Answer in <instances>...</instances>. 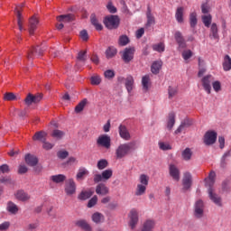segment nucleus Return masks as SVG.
I'll use <instances>...</instances> for the list:
<instances>
[{"mask_svg": "<svg viewBox=\"0 0 231 231\" xmlns=\"http://www.w3.org/2000/svg\"><path fill=\"white\" fill-rule=\"evenodd\" d=\"M26 172H28V167L24 164H21L18 167V174H26Z\"/></svg>", "mask_w": 231, "mask_h": 231, "instance_id": "nucleus-63", "label": "nucleus"}, {"mask_svg": "<svg viewBox=\"0 0 231 231\" xmlns=\"http://www.w3.org/2000/svg\"><path fill=\"white\" fill-rule=\"evenodd\" d=\"M46 136H48V134H46V132H37L33 135L32 140H38L39 142H46Z\"/></svg>", "mask_w": 231, "mask_h": 231, "instance_id": "nucleus-33", "label": "nucleus"}, {"mask_svg": "<svg viewBox=\"0 0 231 231\" xmlns=\"http://www.w3.org/2000/svg\"><path fill=\"white\" fill-rule=\"evenodd\" d=\"M213 81H214L213 75H207L201 79L202 87H203L204 90L206 91V93H208V95H210V93L212 91V87L210 84H212Z\"/></svg>", "mask_w": 231, "mask_h": 231, "instance_id": "nucleus-6", "label": "nucleus"}, {"mask_svg": "<svg viewBox=\"0 0 231 231\" xmlns=\"http://www.w3.org/2000/svg\"><path fill=\"white\" fill-rule=\"evenodd\" d=\"M223 68H224V71H230V69H231V58H230V56L226 55L224 57Z\"/></svg>", "mask_w": 231, "mask_h": 231, "instance_id": "nucleus-37", "label": "nucleus"}, {"mask_svg": "<svg viewBox=\"0 0 231 231\" xmlns=\"http://www.w3.org/2000/svg\"><path fill=\"white\" fill-rule=\"evenodd\" d=\"M217 140V133L215 131H208L204 135V143L206 145H214Z\"/></svg>", "mask_w": 231, "mask_h": 231, "instance_id": "nucleus-9", "label": "nucleus"}, {"mask_svg": "<svg viewBox=\"0 0 231 231\" xmlns=\"http://www.w3.org/2000/svg\"><path fill=\"white\" fill-rule=\"evenodd\" d=\"M87 176H89V171L88 169L81 167L79 169L78 173L76 175V180L80 181V180H84Z\"/></svg>", "mask_w": 231, "mask_h": 231, "instance_id": "nucleus-22", "label": "nucleus"}, {"mask_svg": "<svg viewBox=\"0 0 231 231\" xmlns=\"http://www.w3.org/2000/svg\"><path fill=\"white\" fill-rule=\"evenodd\" d=\"M194 216L197 219H201L205 216V204L203 200H197L194 206Z\"/></svg>", "mask_w": 231, "mask_h": 231, "instance_id": "nucleus-5", "label": "nucleus"}, {"mask_svg": "<svg viewBox=\"0 0 231 231\" xmlns=\"http://www.w3.org/2000/svg\"><path fill=\"white\" fill-rule=\"evenodd\" d=\"M78 60L84 62L86 60V51H81L78 54Z\"/></svg>", "mask_w": 231, "mask_h": 231, "instance_id": "nucleus-64", "label": "nucleus"}, {"mask_svg": "<svg viewBox=\"0 0 231 231\" xmlns=\"http://www.w3.org/2000/svg\"><path fill=\"white\" fill-rule=\"evenodd\" d=\"M202 23L206 26V28H210V24H212V15L211 14L202 15Z\"/></svg>", "mask_w": 231, "mask_h": 231, "instance_id": "nucleus-41", "label": "nucleus"}, {"mask_svg": "<svg viewBox=\"0 0 231 231\" xmlns=\"http://www.w3.org/2000/svg\"><path fill=\"white\" fill-rule=\"evenodd\" d=\"M51 136L55 140H61V138H64V132L56 129V130L52 131Z\"/></svg>", "mask_w": 231, "mask_h": 231, "instance_id": "nucleus-45", "label": "nucleus"}, {"mask_svg": "<svg viewBox=\"0 0 231 231\" xmlns=\"http://www.w3.org/2000/svg\"><path fill=\"white\" fill-rule=\"evenodd\" d=\"M185 12V8L182 6L178 7L175 13V18L178 23H183V14Z\"/></svg>", "mask_w": 231, "mask_h": 231, "instance_id": "nucleus-31", "label": "nucleus"}, {"mask_svg": "<svg viewBox=\"0 0 231 231\" xmlns=\"http://www.w3.org/2000/svg\"><path fill=\"white\" fill-rule=\"evenodd\" d=\"M170 174L175 181H180V170L176 168V165L170 164Z\"/></svg>", "mask_w": 231, "mask_h": 231, "instance_id": "nucleus-24", "label": "nucleus"}, {"mask_svg": "<svg viewBox=\"0 0 231 231\" xmlns=\"http://www.w3.org/2000/svg\"><path fill=\"white\" fill-rule=\"evenodd\" d=\"M90 21H91V24H93V26H95L96 30H97V32H101V30L103 28L102 23L100 22H98V19H97V15L91 14Z\"/></svg>", "mask_w": 231, "mask_h": 231, "instance_id": "nucleus-29", "label": "nucleus"}, {"mask_svg": "<svg viewBox=\"0 0 231 231\" xmlns=\"http://www.w3.org/2000/svg\"><path fill=\"white\" fill-rule=\"evenodd\" d=\"M174 38L179 44V48H186L187 43H185V40L183 39V35L180 32H176L174 34Z\"/></svg>", "mask_w": 231, "mask_h": 231, "instance_id": "nucleus-25", "label": "nucleus"}, {"mask_svg": "<svg viewBox=\"0 0 231 231\" xmlns=\"http://www.w3.org/2000/svg\"><path fill=\"white\" fill-rule=\"evenodd\" d=\"M10 172V166L3 164L0 166V174H8Z\"/></svg>", "mask_w": 231, "mask_h": 231, "instance_id": "nucleus-59", "label": "nucleus"}, {"mask_svg": "<svg viewBox=\"0 0 231 231\" xmlns=\"http://www.w3.org/2000/svg\"><path fill=\"white\" fill-rule=\"evenodd\" d=\"M96 143L97 147H103V149H111V136L108 134H100L97 141Z\"/></svg>", "mask_w": 231, "mask_h": 231, "instance_id": "nucleus-4", "label": "nucleus"}, {"mask_svg": "<svg viewBox=\"0 0 231 231\" xmlns=\"http://www.w3.org/2000/svg\"><path fill=\"white\" fill-rule=\"evenodd\" d=\"M113 176V170L108 169L102 171V174H96L94 176L95 183H100V181H104L109 180Z\"/></svg>", "mask_w": 231, "mask_h": 231, "instance_id": "nucleus-8", "label": "nucleus"}, {"mask_svg": "<svg viewBox=\"0 0 231 231\" xmlns=\"http://www.w3.org/2000/svg\"><path fill=\"white\" fill-rule=\"evenodd\" d=\"M14 198H16L18 201H28V199H30V195L24 192V190L20 189L14 193Z\"/></svg>", "mask_w": 231, "mask_h": 231, "instance_id": "nucleus-20", "label": "nucleus"}, {"mask_svg": "<svg viewBox=\"0 0 231 231\" xmlns=\"http://www.w3.org/2000/svg\"><path fill=\"white\" fill-rule=\"evenodd\" d=\"M181 156L185 162H189V160L192 158V150H190V148H186L184 151H182Z\"/></svg>", "mask_w": 231, "mask_h": 231, "instance_id": "nucleus-35", "label": "nucleus"}, {"mask_svg": "<svg viewBox=\"0 0 231 231\" xmlns=\"http://www.w3.org/2000/svg\"><path fill=\"white\" fill-rule=\"evenodd\" d=\"M92 221L94 223H102V221H104V215H102V213L99 212H96L92 215Z\"/></svg>", "mask_w": 231, "mask_h": 231, "instance_id": "nucleus-44", "label": "nucleus"}, {"mask_svg": "<svg viewBox=\"0 0 231 231\" xmlns=\"http://www.w3.org/2000/svg\"><path fill=\"white\" fill-rule=\"evenodd\" d=\"M104 24L108 30H115L120 24V18L116 15H108L104 19Z\"/></svg>", "mask_w": 231, "mask_h": 231, "instance_id": "nucleus-3", "label": "nucleus"}, {"mask_svg": "<svg viewBox=\"0 0 231 231\" xmlns=\"http://www.w3.org/2000/svg\"><path fill=\"white\" fill-rule=\"evenodd\" d=\"M189 24L191 28H196V24H198V14L196 12L189 14Z\"/></svg>", "mask_w": 231, "mask_h": 231, "instance_id": "nucleus-43", "label": "nucleus"}, {"mask_svg": "<svg viewBox=\"0 0 231 231\" xmlns=\"http://www.w3.org/2000/svg\"><path fill=\"white\" fill-rule=\"evenodd\" d=\"M51 181L52 183H64L66 181V177L64 174L52 175L50 177Z\"/></svg>", "mask_w": 231, "mask_h": 231, "instance_id": "nucleus-28", "label": "nucleus"}, {"mask_svg": "<svg viewBox=\"0 0 231 231\" xmlns=\"http://www.w3.org/2000/svg\"><path fill=\"white\" fill-rule=\"evenodd\" d=\"M146 190H147V186L143 184H137V188L135 189V196H143Z\"/></svg>", "mask_w": 231, "mask_h": 231, "instance_id": "nucleus-40", "label": "nucleus"}, {"mask_svg": "<svg viewBox=\"0 0 231 231\" xmlns=\"http://www.w3.org/2000/svg\"><path fill=\"white\" fill-rule=\"evenodd\" d=\"M177 93H178V88L169 87V88H168L169 98H172V97H176Z\"/></svg>", "mask_w": 231, "mask_h": 231, "instance_id": "nucleus-56", "label": "nucleus"}, {"mask_svg": "<svg viewBox=\"0 0 231 231\" xmlns=\"http://www.w3.org/2000/svg\"><path fill=\"white\" fill-rule=\"evenodd\" d=\"M189 125L185 122H182L178 129L175 130V134H180V133H187V128Z\"/></svg>", "mask_w": 231, "mask_h": 231, "instance_id": "nucleus-46", "label": "nucleus"}, {"mask_svg": "<svg viewBox=\"0 0 231 231\" xmlns=\"http://www.w3.org/2000/svg\"><path fill=\"white\" fill-rule=\"evenodd\" d=\"M92 86H98L102 82V79L98 75H94L90 79Z\"/></svg>", "mask_w": 231, "mask_h": 231, "instance_id": "nucleus-53", "label": "nucleus"}, {"mask_svg": "<svg viewBox=\"0 0 231 231\" xmlns=\"http://www.w3.org/2000/svg\"><path fill=\"white\" fill-rule=\"evenodd\" d=\"M162 66H163V62L162 60L153 61L151 67L152 73H153V75H158Z\"/></svg>", "mask_w": 231, "mask_h": 231, "instance_id": "nucleus-21", "label": "nucleus"}, {"mask_svg": "<svg viewBox=\"0 0 231 231\" xmlns=\"http://www.w3.org/2000/svg\"><path fill=\"white\" fill-rule=\"evenodd\" d=\"M213 86V89L214 91H216V93H219V91H221V82L220 81H214L212 83Z\"/></svg>", "mask_w": 231, "mask_h": 231, "instance_id": "nucleus-61", "label": "nucleus"}, {"mask_svg": "<svg viewBox=\"0 0 231 231\" xmlns=\"http://www.w3.org/2000/svg\"><path fill=\"white\" fill-rule=\"evenodd\" d=\"M146 17H147L146 28H149L150 26H152V24L156 23V20L154 19V16L151 12V7H148L147 9Z\"/></svg>", "mask_w": 231, "mask_h": 231, "instance_id": "nucleus-26", "label": "nucleus"}, {"mask_svg": "<svg viewBox=\"0 0 231 231\" xmlns=\"http://www.w3.org/2000/svg\"><path fill=\"white\" fill-rule=\"evenodd\" d=\"M25 162L30 167H35L39 163V159H37V156L28 153L25 155Z\"/></svg>", "mask_w": 231, "mask_h": 231, "instance_id": "nucleus-18", "label": "nucleus"}, {"mask_svg": "<svg viewBox=\"0 0 231 231\" xmlns=\"http://www.w3.org/2000/svg\"><path fill=\"white\" fill-rule=\"evenodd\" d=\"M7 210L10 212V214H17L19 212V207L15 205V203L9 201L7 203Z\"/></svg>", "mask_w": 231, "mask_h": 231, "instance_id": "nucleus-38", "label": "nucleus"}, {"mask_svg": "<svg viewBox=\"0 0 231 231\" xmlns=\"http://www.w3.org/2000/svg\"><path fill=\"white\" fill-rule=\"evenodd\" d=\"M107 165H109V162H107L106 159H101L97 162V169L99 171H104V169H106Z\"/></svg>", "mask_w": 231, "mask_h": 231, "instance_id": "nucleus-51", "label": "nucleus"}, {"mask_svg": "<svg viewBox=\"0 0 231 231\" xmlns=\"http://www.w3.org/2000/svg\"><path fill=\"white\" fill-rule=\"evenodd\" d=\"M106 59H113L116 55V48L109 47L106 51Z\"/></svg>", "mask_w": 231, "mask_h": 231, "instance_id": "nucleus-49", "label": "nucleus"}, {"mask_svg": "<svg viewBox=\"0 0 231 231\" xmlns=\"http://www.w3.org/2000/svg\"><path fill=\"white\" fill-rule=\"evenodd\" d=\"M16 97L14 93L8 92L4 95V100L12 101L15 100Z\"/></svg>", "mask_w": 231, "mask_h": 231, "instance_id": "nucleus-58", "label": "nucleus"}, {"mask_svg": "<svg viewBox=\"0 0 231 231\" xmlns=\"http://www.w3.org/2000/svg\"><path fill=\"white\" fill-rule=\"evenodd\" d=\"M75 16L73 14H61L57 17V21L59 23L56 24L57 30H62L64 28V23H69L73 21Z\"/></svg>", "mask_w": 231, "mask_h": 231, "instance_id": "nucleus-7", "label": "nucleus"}, {"mask_svg": "<svg viewBox=\"0 0 231 231\" xmlns=\"http://www.w3.org/2000/svg\"><path fill=\"white\" fill-rule=\"evenodd\" d=\"M210 37H212L213 39H218L219 35L217 34V24H216L215 23L211 24V28H210Z\"/></svg>", "mask_w": 231, "mask_h": 231, "instance_id": "nucleus-48", "label": "nucleus"}, {"mask_svg": "<svg viewBox=\"0 0 231 231\" xmlns=\"http://www.w3.org/2000/svg\"><path fill=\"white\" fill-rule=\"evenodd\" d=\"M65 192L67 196H73L77 192V184L73 179H69L66 181L65 184Z\"/></svg>", "mask_w": 231, "mask_h": 231, "instance_id": "nucleus-10", "label": "nucleus"}, {"mask_svg": "<svg viewBox=\"0 0 231 231\" xmlns=\"http://www.w3.org/2000/svg\"><path fill=\"white\" fill-rule=\"evenodd\" d=\"M93 194H94V191L92 189L81 191V193L79 195V199H81V200L89 199V198H91Z\"/></svg>", "mask_w": 231, "mask_h": 231, "instance_id": "nucleus-32", "label": "nucleus"}, {"mask_svg": "<svg viewBox=\"0 0 231 231\" xmlns=\"http://www.w3.org/2000/svg\"><path fill=\"white\" fill-rule=\"evenodd\" d=\"M122 59L125 62H131L134 59V48H126L124 50Z\"/></svg>", "mask_w": 231, "mask_h": 231, "instance_id": "nucleus-12", "label": "nucleus"}, {"mask_svg": "<svg viewBox=\"0 0 231 231\" xmlns=\"http://www.w3.org/2000/svg\"><path fill=\"white\" fill-rule=\"evenodd\" d=\"M98 201V197L94 196L88 203V208H92V207H95L97 205V202Z\"/></svg>", "mask_w": 231, "mask_h": 231, "instance_id": "nucleus-62", "label": "nucleus"}, {"mask_svg": "<svg viewBox=\"0 0 231 231\" xmlns=\"http://www.w3.org/2000/svg\"><path fill=\"white\" fill-rule=\"evenodd\" d=\"M105 78L111 80V79H115V70L107 69L104 72Z\"/></svg>", "mask_w": 231, "mask_h": 231, "instance_id": "nucleus-57", "label": "nucleus"}, {"mask_svg": "<svg viewBox=\"0 0 231 231\" xmlns=\"http://www.w3.org/2000/svg\"><path fill=\"white\" fill-rule=\"evenodd\" d=\"M86 104H88V99H83L81 102L78 104V106L75 107V111L77 113H81V111H84V107H86Z\"/></svg>", "mask_w": 231, "mask_h": 231, "instance_id": "nucleus-50", "label": "nucleus"}, {"mask_svg": "<svg viewBox=\"0 0 231 231\" xmlns=\"http://www.w3.org/2000/svg\"><path fill=\"white\" fill-rule=\"evenodd\" d=\"M21 7L17 6L15 8V14L17 16V23L20 32H23V15L21 14V11L19 10Z\"/></svg>", "mask_w": 231, "mask_h": 231, "instance_id": "nucleus-34", "label": "nucleus"}, {"mask_svg": "<svg viewBox=\"0 0 231 231\" xmlns=\"http://www.w3.org/2000/svg\"><path fill=\"white\" fill-rule=\"evenodd\" d=\"M125 86L128 93H131L134 88V78H133V76H127L125 79Z\"/></svg>", "mask_w": 231, "mask_h": 231, "instance_id": "nucleus-23", "label": "nucleus"}, {"mask_svg": "<svg viewBox=\"0 0 231 231\" xmlns=\"http://www.w3.org/2000/svg\"><path fill=\"white\" fill-rule=\"evenodd\" d=\"M129 226L132 230L136 228V225H138V211L136 209H132L129 214Z\"/></svg>", "mask_w": 231, "mask_h": 231, "instance_id": "nucleus-11", "label": "nucleus"}, {"mask_svg": "<svg viewBox=\"0 0 231 231\" xmlns=\"http://www.w3.org/2000/svg\"><path fill=\"white\" fill-rule=\"evenodd\" d=\"M206 181V187H208V192L209 199L217 207H221V198L217 196L216 193H214V183L216 181V172L211 171L208 178L205 179Z\"/></svg>", "mask_w": 231, "mask_h": 231, "instance_id": "nucleus-1", "label": "nucleus"}, {"mask_svg": "<svg viewBox=\"0 0 231 231\" xmlns=\"http://www.w3.org/2000/svg\"><path fill=\"white\" fill-rule=\"evenodd\" d=\"M76 225L85 231H91V226L86 220H79Z\"/></svg>", "mask_w": 231, "mask_h": 231, "instance_id": "nucleus-39", "label": "nucleus"}, {"mask_svg": "<svg viewBox=\"0 0 231 231\" xmlns=\"http://www.w3.org/2000/svg\"><path fill=\"white\" fill-rule=\"evenodd\" d=\"M134 151V143H126L120 144L116 150V160H122L125 158L129 152Z\"/></svg>", "mask_w": 231, "mask_h": 231, "instance_id": "nucleus-2", "label": "nucleus"}, {"mask_svg": "<svg viewBox=\"0 0 231 231\" xmlns=\"http://www.w3.org/2000/svg\"><path fill=\"white\" fill-rule=\"evenodd\" d=\"M182 185H183V190H189V189H190L192 185V175H190V173L186 172L184 174Z\"/></svg>", "mask_w": 231, "mask_h": 231, "instance_id": "nucleus-15", "label": "nucleus"}, {"mask_svg": "<svg viewBox=\"0 0 231 231\" xmlns=\"http://www.w3.org/2000/svg\"><path fill=\"white\" fill-rule=\"evenodd\" d=\"M139 181H140L139 185H144L145 187H147V185H149V176L145 174L140 175Z\"/></svg>", "mask_w": 231, "mask_h": 231, "instance_id": "nucleus-52", "label": "nucleus"}, {"mask_svg": "<svg viewBox=\"0 0 231 231\" xmlns=\"http://www.w3.org/2000/svg\"><path fill=\"white\" fill-rule=\"evenodd\" d=\"M96 193L98 194V196H106L109 194V188H107L106 184L100 183L96 188Z\"/></svg>", "mask_w": 231, "mask_h": 231, "instance_id": "nucleus-19", "label": "nucleus"}, {"mask_svg": "<svg viewBox=\"0 0 231 231\" xmlns=\"http://www.w3.org/2000/svg\"><path fill=\"white\" fill-rule=\"evenodd\" d=\"M154 228H156V220L149 218L143 222L142 231H154Z\"/></svg>", "mask_w": 231, "mask_h": 231, "instance_id": "nucleus-14", "label": "nucleus"}, {"mask_svg": "<svg viewBox=\"0 0 231 231\" xmlns=\"http://www.w3.org/2000/svg\"><path fill=\"white\" fill-rule=\"evenodd\" d=\"M174 124H176V116L174 113H171L168 116L167 127L168 129H172L174 127Z\"/></svg>", "mask_w": 231, "mask_h": 231, "instance_id": "nucleus-36", "label": "nucleus"}, {"mask_svg": "<svg viewBox=\"0 0 231 231\" xmlns=\"http://www.w3.org/2000/svg\"><path fill=\"white\" fill-rule=\"evenodd\" d=\"M38 25H39V19H37V17H35V16H32L29 20V33H30V35H33V33L37 30Z\"/></svg>", "mask_w": 231, "mask_h": 231, "instance_id": "nucleus-16", "label": "nucleus"}, {"mask_svg": "<svg viewBox=\"0 0 231 231\" xmlns=\"http://www.w3.org/2000/svg\"><path fill=\"white\" fill-rule=\"evenodd\" d=\"M153 51H158V53H163L165 51V43L159 42L152 45Z\"/></svg>", "mask_w": 231, "mask_h": 231, "instance_id": "nucleus-42", "label": "nucleus"}, {"mask_svg": "<svg viewBox=\"0 0 231 231\" xmlns=\"http://www.w3.org/2000/svg\"><path fill=\"white\" fill-rule=\"evenodd\" d=\"M159 147L160 149H162V151H171V149H172V147L171 146V144H169V143H163V142L159 143Z\"/></svg>", "mask_w": 231, "mask_h": 231, "instance_id": "nucleus-55", "label": "nucleus"}, {"mask_svg": "<svg viewBox=\"0 0 231 231\" xmlns=\"http://www.w3.org/2000/svg\"><path fill=\"white\" fill-rule=\"evenodd\" d=\"M42 100V94H38V95H32L29 94L26 98H25V104L26 106H32V104H39V102Z\"/></svg>", "mask_w": 231, "mask_h": 231, "instance_id": "nucleus-13", "label": "nucleus"}, {"mask_svg": "<svg viewBox=\"0 0 231 231\" xmlns=\"http://www.w3.org/2000/svg\"><path fill=\"white\" fill-rule=\"evenodd\" d=\"M142 86L143 91H149V87L151 86V78L149 75H145L142 79Z\"/></svg>", "mask_w": 231, "mask_h": 231, "instance_id": "nucleus-30", "label": "nucleus"}, {"mask_svg": "<svg viewBox=\"0 0 231 231\" xmlns=\"http://www.w3.org/2000/svg\"><path fill=\"white\" fill-rule=\"evenodd\" d=\"M48 207H50V202H45L42 206H39L38 208H36V212H42V208H45L48 214H50V212L52 210L53 208L50 207L48 208Z\"/></svg>", "mask_w": 231, "mask_h": 231, "instance_id": "nucleus-47", "label": "nucleus"}, {"mask_svg": "<svg viewBox=\"0 0 231 231\" xmlns=\"http://www.w3.org/2000/svg\"><path fill=\"white\" fill-rule=\"evenodd\" d=\"M129 44V37L126 35H122L119 38V45L120 46H127Z\"/></svg>", "mask_w": 231, "mask_h": 231, "instance_id": "nucleus-54", "label": "nucleus"}, {"mask_svg": "<svg viewBox=\"0 0 231 231\" xmlns=\"http://www.w3.org/2000/svg\"><path fill=\"white\" fill-rule=\"evenodd\" d=\"M190 57H192V51L186 50L182 52V59H184V60H189Z\"/></svg>", "mask_w": 231, "mask_h": 231, "instance_id": "nucleus-60", "label": "nucleus"}, {"mask_svg": "<svg viewBox=\"0 0 231 231\" xmlns=\"http://www.w3.org/2000/svg\"><path fill=\"white\" fill-rule=\"evenodd\" d=\"M41 55H42V51H39V47L32 48L29 51L27 59H35V57H41Z\"/></svg>", "mask_w": 231, "mask_h": 231, "instance_id": "nucleus-27", "label": "nucleus"}, {"mask_svg": "<svg viewBox=\"0 0 231 231\" xmlns=\"http://www.w3.org/2000/svg\"><path fill=\"white\" fill-rule=\"evenodd\" d=\"M119 134L123 140H131V134H129V130H127V127L125 125H121L119 126Z\"/></svg>", "mask_w": 231, "mask_h": 231, "instance_id": "nucleus-17", "label": "nucleus"}]
</instances>
